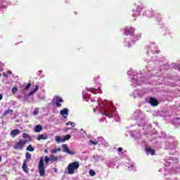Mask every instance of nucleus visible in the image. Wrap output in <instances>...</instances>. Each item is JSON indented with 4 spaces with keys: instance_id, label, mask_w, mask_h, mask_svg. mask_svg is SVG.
<instances>
[{
    "instance_id": "1",
    "label": "nucleus",
    "mask_w": 180,
    "mask_h": 180,
    "mask_svg": "<svg viewBox=\"0 0 180 180\" xmlns=\"http://www.w3.org/2000/svg\"><path fill=\"white\" fill-rule=\"evenodd\" d=\"M78 168H79V162L76 161L70 162L68 165V174H69V175H74L75 171H78Z\"/></svg>"
},
{
    "instance_id": "2",
    "label": "nucleus",
    "mask_w": 180,
    "mask_h": 180,
    "mask_svg": "<svg viewBox=\"0 0 180 180\" xmlns=\"http://www.w3.org/2000/svg\"><path fill=\"white\" fill-rule=\"evenodd\" d=\"M38 171L40 176H44L46 175V167H44V159L40 158L38 164Z\"/></svg>"
},
{
    "instance_id": "3",
    "label": "nucleus",
    "mask_w": 180,
    "mask_h": 180,
    "mask_svg": "<svg viewBox=\"0 0 180 180\" xmlns=\"http://www.w3.org/2000/svg\"><path fill=\"white\" fill-rule=\"evenodd\" d=\"M27 140L20 139L19 141H17L13 145L14 150H23L25 146H26Z\"/></svg>"
},
{
    "instance_id": "4",
    "label": "nucleus",
    "mask_w": 180,
    "mask_h": 180,
    "mask_svg": "<svg viewBox=\"0 0 180 180\" xmlns=\"http://www.w3.org/2000/svg\"><path fill=\"white\" fill-rule=\"evenodd\" d=\"M134 34V28L131 27H127L124 30V34L126 36H129V34Z\"/></svg>"
},
{
    "instance_id": "5",
    "label": "nucleus",
    "mask_w": 180,
    "mask_h": 180,
    "mask_svg": "<svg viewBox=\"0 0 180 180\" xmlns=\"http://www.w3.org/2000/svg\"><path fill=\"white\" fill-rule=\"evenodd\" d=\"M149 103L151 105V106L155 107L158 106L160 103H158V100L151 97L149 98Z\"/></svg>"
},
{
    "instance_id": "6",
    "label": "nucleus",
    "mask_w": 180,
    "mask_h": 180,
    "mask_svg": "<svg viewBox=\"0 0 180 180\" xmlns=\"http://www.w3.org/2000/svg\"><path fill=\"white\" fill-rule=\"evenodd\" d=\"M62 148L63 150V153H68V154H70L71 155H74V153L70 150L67 144L62 145Z\"/></svg>"
},
{
    "instance_id": "7",
    "label": "nucleus",
    "mask_w": 180,
    "mask_h": 180,
    "mask_svg": "<svg viewBox=\"0 0 180 180\" xmlns=\"http://www.w3.org/2000/svg\"><path fill=\"white\" fill-rule=\"evenodd\" d=\"M63 102H64V100H63V98H61L60 96L56 97V105L57 108H61L62 105L60 103Z\"/></svg>"
},
{
    "instance_id": "8",
    "label": "nucleus",
    "mask_w": 180,
    "mask_h": 180,
    "mask_svg": "<svg viewBox=\"0 0 180 180\" xmlns=\"http://www.w3.org/2000/svg\"><path fill=\"white\" fill-rule=\"evenodd\" d=\"M145 150H146V153L148 154V155H155V150L151 148H145Z\"/></svg>"
},
{
    "instance_id": "9",
    "label": "nucleus",
    "mask_w": 180,
    "mask_h": 180,
    "mask_svg": "<svg viewBox=\"0 0 180 180\" xmlns=\"http://www.w3.org/2000/svg\"><path fill=\"white\" fill-rule=\"evenodd\" d=\"M49 139V135H47V134H40L38 136V137L37 138V140H38V141H40V140H47Z\"/></svg>"
},
{
    "instance_id": "10",
    "label": "nucleus",
    "mask_w": 180,
    "mask_h": 180,
    "mask_svg": "<svg viewBox=\"0 0 180 180\" xmlns=\"http://www.w3.org/2000/svg\"><path fill=\"white\" fill-rule=\"evenodd\" d=\"M22 169L25 174L29 173V170L27 169V160H24L22 164Z\"/></svg>"
},
{
    "instance_id": "11",
    "label": "nucleus",
    "mask_w": 180,
    "mask_h": 180,
    "mask_svg": "<svg viewBox=\"0 0 180 180\" xmlns=\"http://www.w3.org/2000/svg\"><path fill=\"white\" fill-rule=\"evenodd\" d=\"M20 133V131L19 129H13L11 131L10 135L11 137H15V136H18Z\"/></svg>"
},
{
    "instance_id": "12",
    "label": "nucleus",
    "mask_w": 180,
    "mask_h": 180,
    "mask_svg": "<svg viewBox=\"0 0 180 180\" xmlns=\"http://www.w3.org/2000/svg\"><path fill=\"white\" fill-rule=\"evenodd\" d=\"M49 158L51 162H56V161H58V156H54L53 155H51Z\"/></svg>"
},
{
    "instance_id": "13",
    "label": "nucleus",
    "mask_w": 180,
    "mask_h": 180,
    "mask_svg": "<svg viewBox=\"0 0 180 180\" xmlns=\"http://www.w3.org/2000/svg\"><path fill=\"white\" fill-rule=\"evenodd\" d=\"M43 130V127L41 125H37L34 128L35 133H40Z\"/></svg>"
},
{
    "instance_id": "14",
    "label": "nucleus",
    "mask_w": 180,
    "mask_h": 180,
    "mask_svg": "<svg viewBox=\"0 0 180 180\" xmlns=\"http://www.w3.org/2000/svg\"><path fill=\"white\" fill-rule=\"evenodd\" d=\"M60 115L61 116H68V110L67 108H63L62 110H60Z\"/></svg>"
},
{
    "instance_id": "15",
    "label": "nucleus",
    "mask_w": 180,
    "mask_h": 180,
    "mask_svg": "<svg viewBox=\"0 0 180 180\" xmlns=\"http://www.w3.org/2000/svg\"><path fill=\"white\" fill-rule=\"evenodd\" d=\"M109 113H110V109H106V110L102 113V115H105V116H106L107 117H110V115Z\"/></svg>"
},
{
    "instance_id": "16",
    "label": "nucleus",
    "mask_w": 180,
    "mask_h": 180,
    "mask_svg": "<svg viewBox=\"0 0 180 180\" xmlns=\"http://www.w3.org/2000/svg\"><path fill=\"white\" fill-rule=\"evenodd\" d=\"M8 113H13V111L12 110L8 109V110H6L2 114V117H5Z\"/></svg>"
},
{
    "instance_id": "17",
    "label": "nucleus",
    "mask_w": 180,
    "mask_h": 180,
    "mask_svg": "<svg viewBox=\"0 0 180 180\" xmlns=\"http://www.w3.org/2000/svg\"><path fill=\"white\" fill-rule=\"evenodd\" d=\"M71 139V135L68 134L64 136V139L61 140V143H64V141H67V140H70Z\"/></svg>"
},
{
    "instance_id": "18",
    "label": "nucleus",
    "mask_w": 180,
    "mask_h": 180,
    "mask_svg": "<svg viewBox=\"0 0 180 180\" xmlns=\"http://www.w3.org/2000/svg\"><path fill=\"white\" fill-rule=\"evenodd\" d=\"M11 92H12L13 95H15V94H16V92H18V87L17 86L13 87Z\"/></svg>"
},
{
    "instance_id": "19",
    "label": "nucleus",
    "mask_w": 180,
    "mask_h": 180,
    "mask_svg": "<svg viewBox=\"0 0 180 180\" xmlns=\"http://www.w3.org/2000/svg\"><path fill=\"white\" fill-rule=\"evenodd\" d=\"M27 150L31 152L34 151V148H33L32 145H29L27 148Z\"/></svg>"
},
{
    "instance_id": "20",
    "label": "nucleus",
    "mask_w": 180,
    "mask_h": 180,
    "mask_svg": "<svg viewBox=\"0 0 180 180\" xmlns=\"http://www.w3.org/2000/svg\"><path fill=\"white\" fill-rule=\"evenodd\" d=\"M25 157H26L27 160H30L32 158V154H30V153H26Z\"/></svg>"
},
{
    "instance_id": "21",
    "label": "nucleus",
    "mask_w": 180,
    "mask_h": 180,
    "mask_svg": "<svg viewBox=\"0 0 180 180\" xmlns=\"http://www.w3.org/2000/svg\"><path fill=\"white\" fill-rule=\"evenodd\" d=\"M49 161H50V158H49V156H45L44 158L45 164H49Z\"/></svg>"
},
{
    "instance_id": "22",
    "label": "nucleus",
    "mask_w": 180,
    "mask_h": 180,
    "mask_svg": "<svg viewBox=\"0 0 180 180\" xmlns=\"http://www.w3.org/2000/svg\"><path fill=\"white\" fill-rule=\"evenodd\" d=\"M70 126H72V127H74V126H75V124L72 122H69L66 123V126H70Z\"/></svg>"
},
{
    "instance_id": "23",
    "label": "nucleus",
    "mask_w": 180,
    "mask_h": 180,
    "mask_svg": "<svg viewBox=\"0 0 180 180\" xmlns=\"http://www.w3.org/2000/svg\"><path fill=\"white\" fill-rule=\"evenodd\" d=\"M31 86H32V84L28 83L27 85L25 87V90L27 91V89H29V88H30Z\"/></svg>"
},
{
    "instance_id": "24",
    "label": "nucleus",
    "mask_w": 180,
    "mask_h": 180,
    "mask_svg": "<svg viewBox=\"0 0 180 180\" xmlns=\"http://www.w3.org/2000/svg\"><path fill=\"white\" fill-rule=\"evenodd\" d=\"M22 138L23 139H29V134H27V133H23Z\"/></svg>"
},
{
    "instance_id": "25",
    "label": "nucleus",
    "mask_w": 180,
    "mask_h": 180,
    "mask_svg": "<svg viewBox=\"0 0 180 180\" xmlns=\"http://www.w3.org/2000/svg\"><path fill=\"white\" fill-rule=\"evenodd\" d=\"M61 140H63V139H61V137H60V136H56V141L57 143H60V141H61Z\"/></svg>"
},
{
    "instance_id": "26",
    "label": "nucleus",
    "mask_w": 180,
    "mask_h": 180,
    "mask_svg": "<svg viewBox=\"0 0 180 180\" xmlns=\"http://www.w3.org/2000/svg\"><path fill=\"white\" fill-rule=\"evenodd\" d=\"M90 143L91 144H93V146H97L98 145V141L90 140Z\"/></svg>"
},
{
    "instance_id": "27",
    "label": "nucleus",
    "mask_w": 180,
    "mask_h": 180,
    "mask_svg": "<svg viewBox=\"0 0 180 180\" xmlns=\"http://www.w3.org/2000/svg\"><path fill=\"white\" fill-rule=\"evenodd\" d=\"M89 174L91 176H95V172L94 170H90Z\"/></svg>"
},
{
    "instance_id": "28",
    "label": "nucleus",
    "mask_w": 180,
    "mask_h": 180,
    "mask_svg": "<svg viewBox=\"0 0 180 180\" xmlns=\"http://www.w3.org/2000/svg\"><path fill=\"white\" fill-rule=\"evenodd\" d=\"M33 115L34 116H36L37 115H39V110L38 109H35L34 112H33Z\"/></svg>"
},
{
    "instance_id": "29",
    "label": "nucleus",
    "mask_w": 180,
    "mask_h": 180,
    "mask_svg": "<svg viewBox=\"0 0 180 180\" xmlns=\"http://www.w3.org/2000/svg\"><path fill=\"white\" fill-rule=\"evenodd\" d=\"M37 91H39V85L37 84L34 89V92H37Z\"/></svg>"
},
{
    "instance_id": "30",
    "label": "nucleus",
    "mask_w": 180,
    "mask_h": 180,
    "mask_svg": "<svg viewBox=\"0 0 180 180\" xmlns=\"http://www.w3.org/2000/svg\"><path fill=\"white\" fill-rule=\"evenodd\" d=\"M51 153H52V154H56V153H58V152H57V149H53V150H51Z\"/></svg>"
},
{
    "instance_id": "31",
    "label": "nucleus",
    "mask_w": 180,
    "mask_h": 180,
    "mask_svg": "<svg viewBox=\"0 0 180 180\" xmlns=\"http://www.w3.org/2000/svg\"><path fill=\"white\" fill-rule=\"evenodd\" d=\"M34 92H36V91H34V90L30 91V94H29L30 96H31L32 95H33V94H34Z\"/></svg>"
},
{
    "instance_id": "32",
    "label": "nucleus",
    "mask_w": 180,
    "mask_h": 180,
    "mask_svg": "<svg viewBox=\"0 0 180 180\" xmlns=\"http://www.w3.org/2000/svg\"><path fill=\"white\" fill-rule=\"evenodd\" d=\"M118 151H119L120 153L122 152V151H123V148H118Z\"/></svg>"
},
{
    "instance_id": "33",
    "label": "nucleus",
    "mask_w": 180,
    "mask_h": 180,
    "mask_svg": "<svg viewBox=\"0 0 180 180\" xmlns=\"http://www.w3.org/2000/svg\"><path fill=\"white\" fill-rule=\"evenodd\" d=\"M7 73H8V74H9V75H12V72H11V71H10V70H8V71H7Z\"/></svg>"
},
{
    "instance_id": "34",
    "label": "nucleus",
    "mask_w": 180,
    "mask_h": 180,
    "mask_svg": "<svg viewBox=\"0 0 180 180\" xmlns=\"http://www.w3.org/2000/svg\"><path fill=\"white\" fill-rule=\"evenodd\" d=\"M3 98H4V96L2 94H0V101H2Z\"/></svg>"
},
{
    "instance_id": "35",
    "label": "nucleus",
    "mask_w": 180,
    "mask_h": 180,
    "mask_svg": "<svg viewBox=\"0 0 180 180\" xmlns=\"http://www.w3.org/2000/svg\"><path fill=\"white\" fill-rule=\"evenodd\" d=\"M56 151L58 152V151H61V148H56Z\"/></svg>"
},
{
    "instance_id": "36",
    "label": "nucleus",
    "mask_w": 180,
    "mask_h": 180,
    "mask_svg": "<svg viewBox=\"0 0 180 180\" xmlns=\"http://www.w3.org/2000/svg\"><path fill=\"white\" fill-rule=\"evenodd\" d=\"M4 78H8V75L7 74H4Z\"/></svg>"
},
{
    "instance_id": "37",
    "label": "nucleus",
    "mask_w": 180,
    "mask_h": 180,
    "mask_svg": "<svg viewBox=\"0 0 180 180\" xmlns=\"http://www.w3.org/2000/svg\"><path fill=\"white\" fill-rule=\"evenodd\" d=\"M1 161H2V157L1 156H0V162H1Z\"/></svg>"
},
{
    "instance_id": "38",
    "label": "nucleus",
    "mask_w": 180,
    "mask_h": 180,
    "mask_svg": "<svg viewBox=\"0 0 180 180\" xmlns=\"http://www.w3.org/2000/svg\"><path fill=\"white\" fill-rule=\"evenodd\" d=\"M94 113H95V112H96V108L94 109Z\"/></svg>"
},
{
    "instance_id": "39",
    "label": "nucleus",
    "mask_w": 180,
    "mask_h": 180,
    "mask_svg": "<svg viewBox=\"0 0 180 180\" xmlns=\"http://www.w3.org/2000/svg\"><path fill=\"white\" fill-rule=\"evenodd\" d=\"M44 152H45V153L47 152V150H45Z\"/></svg>"
},
{
    "instance_id": "40",
    "label": "nucleus",
    "mask_w": 180,
    "mask_h": 180,
    "mask_svg": "<svg viewBox=\"0 0 180 180\" xmlns=\"http://www.w3.org/2000/svg\"><path fill=\"white\" fill-rule=\"evenodd\" d=\"M0 77H1V73H0Z\"/></svg>"
}]
</instances>
